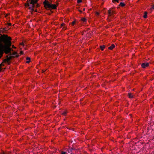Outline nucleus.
<instances>
[{"label": "nucleus", "mask_w": 154, "mask_h": 154, "mask_svg": "<svg viewBox=\"0 0 154 154\" xmlns=\"http://www.w3.org/2000/svg\"><path fill=\"white\" fill-rule=\"evenodd\" d=\"M1 40L5 44V45H2L0 49L2 53L4 51L6 54L11 53V49L10 47L11 45V41H6V39L4 37H0Z\"/></svg>", "instance_id": "nucleus-1"}, {"label": "nucleus", "mask_w": 154, "mask_h": 154, "mask_svg": "<svg viewBox=\"0 0 154 154\" xmlns=\"http://www.w3.org/2000/svg\"><path fill=\"white\" fill-rule=\"evenodd\" d=\"M38 1V0H28L25 5L32 11L37 12V10H35L34 8H37L39 6V5L37 4Z\"/></svg>", "instance_id": "nucleus-2"}, {"label": "nucleus", "mask_w": 154, "mask_h": 154, "mask_svg": "<svg viewBox=\"0 0 154 154\" xmlns=\"http://www.w3.org/2000/svg\"><path fill=\"white\" fill-rule=\"evenodd\" d=\"M45 5V8H52V9H55L57 8V6L55 4L52 5L49 3L47 0H45L43 2Z\"/></svg>", "instance_id": "nucleus-3"}, {"label": "nucleus", "mask_w": 154, "mask_h": 154, "mask_svg": "<svg viewBox=\"0 0 154 154\" xmlns=\"http://www.w3.org/2000/svg\"><path fill=\"white\" fill-rule=\"evenodd\" d=\"M1 37H4L6 39V41H11V38L10 37H8L7 35H4L3 36H1Z\"/></svg>", "instance_id": "nucleus-4"}, {"label": "nucleus", "mask_w": 154, "mask_h": 154, "mask_svg": "<svg viewBox=\"0 0 154 154\" xmlns=\"http://www.w3.org/2000/svg\"><path fill=\"white\" fill-rule=\"evenodd\" d=\"M149 66V63H143L141 64V66L143 68H145Z\"/></svg>", "instance_id": "nucleus-5"}, {"label": "nucleus", "mask_w": 154, "mask_h": 154, "mask_svg": "<svg viewBox=\"0 0 154 154\" xmlns=\"http://www.w3.org/2000/svg\"><path fill=\"white\" fill-rule=\"evenodd\" d=\"M108 13L109 16H111L113 14V11H111V10H108Z\"/></svg>", "instance_id": "nucleus-6"}, {"label": "nucleus", "mask_w": 154, "mask_h": 154, "mask_svg": "<svg viewBox=\"0 0 154 154\" xmlns=\"http://www.w3.org/2000/svg\"><path fill=\"white\" fill-rule=\"evenodd\" d=\"M115 47V45H114V44H112L111 46L109 47L108 48L110 50H112Z\"/></svg>", "instance_id": "nucleus-7"}, {"label": "nucleus", "mask_w": 154, "mask_h": 154, "mask_svg": "<svg viewBox=\"0 0 154 154\" xmlns=\"http://www.w3.org/2000/svg\"><path fill=\"white\" fill-rule=\"evenodd\" d=\"M11 57H9L7 58V59H5V61L8 63L9 61L11 59Z\"/></svg>", "instance_id": "nucleus-8"}, {"label": "nucleus", "mask_w": 154, "mask_h": 154, "mask_svg": "<svg viewBox=\"0 0 154 154\" xmlns=\"http://www.w3.org/2000/svg\"><path fill=\"white\" fill-rule=\"evenodd\" d=\"M147 17V12L146 11L144 12V15L143 16V17L144 18H146Z\"/></svg>", "instance_id": "nucleus-9"}, {"label": "nucleus", "mask_w": 154, "mask_h": 154, "mask_svg": "<svg viewBox=\"0 0 154 154\" xmlns=\"http://www.w3.org/2000/svg\"><path fill=\"white\" fill-rule=\"evenodd\" d=\"M128 96L130 98H132L133 97V96L132 95V94L131 93H129L128 94Z\"/></svg>", "instance_id": "nucleus-10"}, {"label": "nucleus", "mask_w": 154, "mask_h": 154, "mask_svg": "<svg viewBox=\"0 0 154 154\" xmlns=\"http://www.w3.org/2000/svg\"><path fill=\"white\" fill-rule=\"evenodd\" d=\"M26 60H28L26 62V63H29L30 62V58L27 57H26Z\"/></svg>", "instance_id": "nucleus-11"}, {"label": "nucleus", "mask_w": 154, "mask_h": 154, "mask_svg": "<svg viewBox=\"0 0 154 154\" xmlns=\"http://www.w3.org/2000/svg\"><path fill=\"white\" fill-rule=\"evenodd\" d=\"M119 5L120 6L123 7L125 6V4L124 3L121 2L120 3Z\"/></svg>", "instance_id": "nucleus-12"}, {"label": "nucleus", "mask_w": 154, "mask_h": 154, "mask_svg": "<svg viewBox=\"0 0 154 154\" xmlns=\"http://www.w3.org/2000/svg\"><path fill=\"white\" fill-rule=\"evenodd\" d=\"M105 46L104 45H103V46H100V48L102 51H103V49L105 48Z\"/></svg>", "instance_id": "nucleus-13"}, {"label": "nucleus", "mask_w": 154, "mask_h": 154, "mask_svg": "<svg viewBox=\"0 0 154 154\" xmlns=\"http://www.w3.org/2000/svg\"><path fill=\"white\" fill-rule=\"evenodd\" d=\"M81 20L83 22H85L86 21V19L85 18H82Z\"/></svg>", "instance_id": "nucleus-14"}, {"label": "nucleus", "mask_w": 154, "mask_h": 154, "mask_svg": "<svg viewBox=\"0 0 154 154\" xmlns=\"http://www.w3.org/2000/svg\"><path fill=\"white\" fill-rule=\"evenodd\" d=\"M66 113L67 112L66 111H64L62 113V114L64 116H66Z\"/></svg>", "instance_id": "nucleus-15"}, {"label": "nucleus", "mask_w": 154, "mask_h": 154, "mask_svg": "<svg viewBox=\"0 0 154 154\" xmlns=\"http://www.w3.org/2000/svg\"><path fill=\"white\" fill-rule=\"evenodd\" d=\"M82 2V0H77V2L78 3H79Z\"/></svg>", "instance_id": "nucleus-16"}, {"label": "nucleus", "mask_w": 154, "mask_h": 154, "mask_svg": "<svg viewBox=\"0 0 154 154\" xmlns=\"http://www.w3.org/2000/svg\"><path fill=\"white\" fill-rule=\"evenodd\" d=\"M154 9V5H153L152 6L151 8H150V10H152V9Z\"/></svg>", "instance_id": "nucleus-17"}, {"label": "nucleus", "mask_w": 154, "mask_h": 154, "mask_svg": "<svg viewBox=\"0 0 154 154\" xmlns=\"http://www.w3.org/2000/svg\"><path fill=\"white\" fill-rule=\"evenodd\" d=\"M75 23V21H74L72 23V26H73L74 24Z\"/></svg>", "instance_id": "nucleus-18"}, {"label": "nucleus", "mask_w": 154, "mask_h": 154, "mask_svg": "<svg viewBox=\"0 0 154 154\" xmlns=\"http://www.w3.org/2000/svg\"><path fill=\"white\" fill-rule=\"evenodd\" d=\"M7 23L8 24V26H11V23Z\"/></svg>", "instance_id": "nucleus-19"}, {"label": "nucleus", "mask_w": 154, "mask_h": 154, "mask_svg": "<svg viewBox=\"0 0 154 154\" xmlns=\"http://www.w3.org/2000/svg\"><path fill=\"white\" fill-rule=\"evenodd\" d=\"M96 14L97 15H99V13L98 12H96Z\"/></svg>", "instance_id": "nucleus-20"}, {"label": "nucleus", "mask_w": 154, "mask_h": 154, "mask_svg": "<svg viewBox=\"0 0 154 154\" xmlns=\"http://www.w3.org/2000/svg\"><path fill=\"white\" fill-rule=\"evenodd\" d=\"M66 152H61V154H66Z\"/></svg>", "instance_id": "nucleus-21"}, {"label": "nucleus", "mask_w": 154, "mask_h": 154, "mask_svg": "<svg viewBox=\"0 0 154 154\" xmlns=\"http://www.w3.org/2000/svg\"><path fill=\"white\" fill-rule=\"evenodd\" d=\"M112 1L114 2H119V0H112Z\"/></svg>", "instance_id": "nucleus-22"}, {"label": "nucleus", "mask_w": 154, "mask_h": 154, "mask_svg": "<svg viewBox=\"0 0 154 154\" xmlns=\"http://www.w3.org/2000/svg\"><path fill=\"white\" fill-rule=\"evenodd\" d=\"M3 29L4 31H6L7 30L6 28H4Z\"/></svg>", "instance_id": "nucleus-23"}, {"label": "nucleus", "mask_w": 154, "mask_h": 154, "mask_svg": "<svg viewBox=\"0 0 154 154\" xmlns=\"http://www.w3.org/2000/svg\"><path fill=\"white\" fill-rule=\"evenodd\" d=\"M64 25V23H63L61 24V26H63Z\"/></svg>", "instance_id": "nucleus-24"}, {"label": "nucleus", "mask_w": 154, "mask_h": 154, "mask_svg": "<svg viewBox=\"0 0 154 154\" xmlns=\"http://www.w3.org/2000/svg\"><path fill=\"white\" fill-rule=\"evenodd\" d=\"M20 54H23V51H21V52H20Z\"/></svg>", "instance_id": "nucleus-25"}, {"label": "nucleus", "mask_w": 154, "mask_h": 154, "mask_svg": "<svg viewBox=\"0 0 154 154\" xmlns=\"http://www.w3.org/2000/svg\"><path fill=\"white\" fill-rule=\"evenodd\" d=\"M12 47L13 48H15V47L13 45L12 46Z\"/></svg>", "instance_id": "nucleus-26"}, {"label": "nucleus", "mask_w": 154, "mask_h": 154, "mask_svg": "<svg viewBox=\"0 0 154 154\" xmlns=\"http://www.w3.org/2000/svg\"><path fill=\"white\" fill-rule=\"evenodd\" d=\"M74 149L73 148H71V152L72 151V150H74Z\"/></svg>", "instance_id": "nucleus-27"}, {"label": "nucleus", "mask_w": 154, "mask_h": 154, "mask_svg": "<svg viewBox=\"0 0 154 154\" xmlns=\"http://www.w3.org/2000/svg\"><path fill=\"white\" fill-rule=\"evenodd\" d=\"M49 15H50L51 14V13H49L48 14Z\"/></svg>", "instance_id": "nucleus-28"}, {"label": "nucleus", "mask_w": 154, "mask_h": 154, "mask_svg": "<svg viewBox=\"0 0 154 154\" xmlns=\"http://www.w3.org/2000/svg\"><path fill=\"white\" fill-rule=\"evenodd\" d=\"M21 45H23V43H21Z\"/></svg>", "instance_id": "nucleus-29"}, {"label": "nucleus", "mask_w": 154, "mask_h": 154, "mask_svg": "<svg viewBox=\"0 0 154 154\" xmlns=\"http://www.w3.org/2000/svg\"><path fill=\"white\" fill-rule=\"evenodd\" d=\"M85 10V8H84L83 9V11H84Z\"/></svg>", "instance_id": "nucleus-30"}, {"label": "nucleus", "mask_w": 154, "mask_h": 154, "mask_svg": "<svg viewBox=\"0 0 154 154\" xmlns=\"http://www.w3.org/2000/svg\"><path fill=\"white\" fill-rule=\"evenodd\" d=\"M79 11H80V12H82V11H81L79 10Z\"/></svg>", "instance_id": "nucleus-31"}]
</instances>
